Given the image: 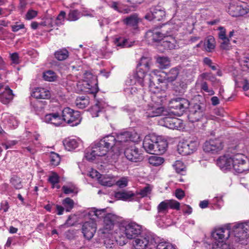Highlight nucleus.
<instances>
[{
  "label": "nucleus",
  "instance_id": "28",
  "mask_svg": "<svg viewBox=\"0 0 249 249\" xmlns=\"http://www.w3.org/2000/svg\"><path fill=\"white\" fill-rule=\"evenodd\" d=\"M81 117L80 112L76 111L69 118L70 122L69 121L67 122V124H69L70 126H74L79 124L81 121Z\"/></svg>",
  "mask_w": 249,
  "mask_h": 249
},
{
  "label": "nucleus",
  "instance_id": "61",
  "mask_svg": "<svg viewBox=\"0 0 249 249\" xmlns=\"http://www.w3.org/2000/svg\"><path fill=\"white\" fill-rule=\"evenodd\" d=\"M128 181L126 178H122L117 181L116 184L120 188H124L127 185Z\"/></svg>",
  "mask_w": 249,
  "mask_h": 249
},
{
  "label": "nucleus",
  "instance_id": "5",
  "mask_svg": "<svg viewBox=\"0 0 249 249\" xmlns=\"http://www.w3.org/2000/svg\"><path fill=\"white\" fill-rule=\"evenodd\" d=\"M169 112L163 107H157V117L164 116L158 120V124L160 126H165L170 129H178L179 127L180 121L168 117Z\"/></svg>",
  "mask_w": 249,
  "mask_h": 249
},
{
  "label": "nucleus",
  "instance_id": "15",
  "mask_svg": "<svg viewBox=\"0 0 249 249\" xmlns=\"http://www.w3.org/2000/svg\"><path fill=\"white\" fill-rule=\"evenodd\" d=\"M125 148L124 154L125 157L129 160L138 162L142 160V156L139 153V149L134 146H128Z\"/></svg>",
  "mask_w": 249,
  "mask_h": 249
},
{
  "label": "nucleus",
  "instance_id": "62",
  "mask_svg": "<svg viewBox=\"0 0 249 249\" xmlns=\"http://www.w3.org/2000/svg\"><path fill=\"white\" fill-rule=\"evenodd\" d=\"M37 13L36 11L33 10H30L28 11L26 15V18L28 20H30L36 16Z\"/></svg>",
  "mask_w": 249,
  "mask_h": 249
},
{
  "label": "nucleus",
  "instance_id": "27",
  "mask_svg": "<svg viewBox=\"0 0 249 249\" xmlns=\"http://www.w3.org/2000/svg\"><path fill=\"white\" fill-rule=\"evenodd\" d=\"M89 97L87 95L77 97L75 101L76 106L79 108L83 109L89 105Z\"/></svg>",
  "mask_w": 249,
  "mask_h": 249
},
{
  "label": "nucleus",
  "instance_id": "50",
  "mask_svg": "<svg viewBox=\"0 0 249 249\" xmlns=\"http://www.w3.org/2000/svg\"><path fill=\"white\" fill-rule=\"evenodd\" d=\"M156 75V71L155 70L153 71L152 73L149 74L148 75V80L149 82V87L150 89V90L155 93L154 89H155V83L154 81L152 80L154 78V76Z\"/></svg>",
  "mask_w": 249,
  "mask_h": 249
},
{
  "label": "nucleus",
  "instance_id": "13",
  "mask_svg": "<svg viewBox=\"0 0 249 249\" xmlns=\"http://www.w3.org/2000/svg\"><path fill=\"white\" fill-rule=\"evenodd\" d=\"M93 220L85 222L82 226V232L84 236L88 240L91 239L96 231V224Z\"/></svg>",
  "mask_w": 249,
  "mask_h": 249
},
{
  "label": "nucleus",
  "instance_id": "56",
  "mask_svg": "<svg viewBox=\"0 0 249 249\" xmlns=\"http://www.w3.org/2000/svg\"><path fill=\"white\" fill-rule=\"evenodd\" d=\"M202 76L206 79L209 80L211 81L213 84H218L219 82V80H217L215 77L213 75H211L210 74L204 73L202 74Z\"/></svg>",
  "mask_w": 249,
  "mask_h": 249
},
{
  "label": "nucleus",
  "instance_id": "57",
  "mask_svg": "<svg viewBox=\"0 0 249 249\" xmlns=\"http://www.w3.org/2000/svg\"><path fill=\"white\" fill-rule=\"evenodd\" d=\"M145 116L147 118L154 117L156 116V108L152 107L151 108L148 109L147 111L145 114Z\"/></svg>",
  "mask_w": 249,
  "mask_h": 249
},
{
  "label": "nucleus",
  "instance_id": "19",
  "mask_svg": "<svg viewBox=\"0 0 249 249\" xmlns=\"http://www.w3.org/2000/svg\"><path fill=\"white\" fill-rule=\"evenodd\" d=\"M44 121L58 126L62 124L63 120L58 113H54L46 115Z\"/></svg>",
  "mask_w": 249,
  "mask_h": 249
},
{
  "label": "nucleus",
  "instance_id": "17",
  "mask_svg": "<svg viewBox=\"0 0 249 249\" xmlns=\"http://www.w3.org/2000/svg\"><path fill=\"white\" fill-rule=\"evenodd\" d=\"M249 9L241 5L230 4L228 8L229 14L232 17H239L248 13Z\"/></svg>",
  "mask_w": 249,
  "mask_h": 249
},
{
  "label": "nucleus",
  "instance_id": "11",
  "mask_svg": "<svg viewBox=\"0 0 249 249\" xmlns=\"http://www.w3.org/2000/svg\"><path fill=\"white\" fill-rule=\"evenodd\" d=\"M120 219L119 216L112 213L106 214L103 220V233L113 230L114 226L119 222Z\"/></svg>",
  "mask_w": 249,
  "mask_h": 249
},
{
  "label": "nucleus",
  "instance_id": "37",
  "mask_svg": "<svg viewBox=\"0 0 249 249\" xmlns=\"http://www.w3.org/2000/svg\"><path fill=\"white\" fill-rule=\"evenodd\" d=\"M74 201L70 197H67L62 201V204L66 212H70L74 207Z\"/></svg>",
  "mask_w": 249,
  "mask_h": 249
},
{
  "label": "nucleus",
  "instance_id": "32",
  "mask_svg": "<svg viewBox=\"0 0 249 249\" xmlns=\"http://www.w3.org/2000/svg\"><path fill=\"white\" fill-rule=\"evenodd\" d=\"M178 151L180 155L186 156L190 154V150H188V142L184 141L180 142L178 146Z\"/></svg>",
  "mask_w": 249,
  "mask_h": 249
},
{
  "label": "nucleus",
  "instance_id": "33",
  "mask_svg": "<svg viewBox=\"0 0 249 249\" xmlns=\"http://www.w3.org/2000/svg\"><path fill=\"white\" fill-rule=\"evenodd\" d=\"M76 111L74 110L73 109L70 108V107H65L62 111V118L64 122L67 123V121H70L69 118L71 117L72 114L73 115Z\"/></svg>",
  "mask_w": 249,
  "mask_h": 249
},
{
  "label": "nucleus",
  "instance_id": "9",
  "mask_svg": "<svg viewBox=\"0 0 249 249\" xmlns=\"http://www.w3.org/2000/svg\"><path fill=\"white\" fill-rule=\"evenodd\" d=\"M189 101L183 98H176L170 102V107L175 110L171 112L178 116L183 114L185 109L189 107Z\"/></svg>",
  "mask_w": 249,
  "mask_h": 249
},
{
  "label": "nucleus",
  "instance_id": "10",
  "mask_svg": "<svg viewBox=\"0 0 249 249\" xmlns=\"http://www.w3.org/2000/svg\"><path fill=\"white\" fill-rule=\"evenodd\" d=\"M223 148V143L221 140L214 139L206 141L203 145V150L207 153H217Z\"/></svg>",
  "mask_w": 249,
  "mask_h": 249
},
{
  "label": "nucleus",
  "instance_id": "40",
  "mask_svg": "<svg viewBox=\"0 0 249 249\" xmlns=\"http://www.w3.org/2000/svg\"><path fill=\"white\" fill-rule=\"evenodd\" d=\"M205 47L207 51L211 52L215 48V40L213 36H209L205 42Z\"/></svg>",
  "mask_w": 249,
  "mask_h": 249
},
{
  "label": "nucleus",
  "instance_id": "45",
  "mask_svg": "<svg viewBox=\"0 0 249 249\" xmlns=\"http://www.w3.org/2000/svg\"><path fill=\"white\" fill-rule=\"evenodd\" d=\"M179 73V70L177 68H174L170 70L168 75V80L170 81L175 80Z\"/></svg>",
  "mask_w": 249,
  "mask_h": 249
},
{
  "label": "nucleus",
  "instance_id": "7",
  "mask_svg": "<svg viewBox=\"0 0 249 249\" xmlns=\"http://www.w3.org/2000/svg\"><path fill=\"white\" fill-rule=\"evenodd\" d=\"M205 110V104L199 100L198 103H194L191 107L188 119L192 123L200 121L204 116Z\"/></svg>",
  "mask_w": 249,
  "mask_h": 249
},
{
  "label": "nucleus",
  "instance_id": "38",
  "mask_svg": "<svg viewBox=\"0 0 249 249\" xmlns=\"http://www.w3.org/2000/svg\"><path fill=\"white\" fill-rule=\"evenodd\" d=\"M43 78L46 81L53 82L56 80L57 76L53 71L49 70L43 73Z\"/></svg>",
  "mask_w": 249,
  "mask_h": 249
},
{
  "label": "nucleus",
  "instance_id": "41",
  "mask_svg": "<svg viewBox=\"0 0 249 249\" xmlns=\"http://www.w3.org/2000/svg\"><path fill=\"white\" fill-rule=\"evenodd\" d=\"M10 182L16 189H20L22 187L20 178L16 176H14L11 178Z\"/></svg>",
  "mask_w": 249,
  "mask_h": 249
},
{
  "label": "nucleus",
  "instance_id": "44",
  "mask_svg": "<svg viewBox=\"0 0 249 249\" xmlns=\"http://www.w3.org/2000/svg\"><path fill=\"white\" fill-rule=\"evenodd\" d=\"M80 13L77 10H71L68 17V19L70 21H75L79 19Z\"/></svg>",
  "mask_w": 249,
  "mask_h": 249
},
{
  "label": "nucleus",
  "instance_id": "54",
  "mask_svg": "<svg viewBox=\"0 0 249 249\" xmlns=\"http://www.w3.org/2000/svg\"><path fill=\"white\" fill-rule=\"evenodd\" d=\"M174 167L178 173H181L185 169V165L181 161L179 160L176 161L175 164L174 165Z\"/></svg>",
  "mask_w": 249,
  "mask_h": 249
},
{
  "label": "nucleus",
  "instance_id": "29",
  "mask_svg": "<svg viewBox=\"0 0 249 249\" xmlns=\"http://www.w3.org/2000/svg\"><path fill=\"white\" fill-rule=\"evenodd\" d=\"M238 60L243 70L249 72V53L243 54Z\"/></svg>",
  "mask_w": 249,
  "mask_h": 249
},
{
  "label": "nucleus",
  "instance_id": "39",
  "mask_svg": "<svg viewBox=\"0 0 249 249\" xmlns=\"http://www.w3.org/2000/svg\"><path fill=\"white\" fill-rule=\"evenodd\" d=\"M99 182L102 185L107 187H111L114 184L112 178L109 176H105L100 177L99 179Z\"/></svg>",
  "mask_w": 249,
  "mask_h": 249
},
{
  "label": "nucleus",
  "instance_id": "51",
  "mask_svg": "<svg viewBox=\"0 0 249 249\" xmlns=\"http://www.w3.org/2000/svg\"><path fill=\"white\" fill-rule=\"evenodd\" d=\"M51 163L52 165H58L60 162V157L55 153H52L51 155Z\"/></svg>",
  "mask_w": 249,
  "mask_h": 249
},
{
  "label": "nucleus",
  "instance_id": "24",
  "mask_svg": "<svg viewBox=\"0 0 249 249\" xmlns=\"http://www.w3.org/2000/svg\"><path fill=\"white\" fill-rule=\"evenodd\" d=\"M149 244L148 237H141L134 241L133 246L135 249H145Z\"/></svg>",
  "mask_w": 249,
  "mask_h": 249
},
{
  "label": "nucleus",
  "instance_id": "59",
  "mask_svg": "<svg viewBox=\"0 0 249 249\" xmlns=\"http://www.w3.org/2000/svg\"><path fill=\"white\" fill-rule=\"evenodd\" d=\"M218 29L219 31L218 34L219 39H225V38L227 37L226 36V30L224 27L220 26L218 27Z\"/></svg>",
  "mask_w": 249,
  "mask_h": 249
},
{
  "label": "nucleus",
  "instance_id": "30",
  "mask_svg": "<svg viewBox=\"0 0 249 249\" xmlns=\"http://www.w3.org/2000/svg\"><path fill=\"white\" fill-rule=\"evenodd\" d=\"M157 62L158 63V67L161 69H166L170 65V61L167 57L158 56L157 57Z\"/></svg>",
  "mask_w": 249,
  "mask_h": 249
},
{
  "label": "nucleus",
  "instance_id": "31",
  "mask_svg": "<svg viewBox=\"0 0 249 249\" xmlns=\"http://www.w3.org/2000/svg\"><path fill=\"white\" fill-rule=\"evenodd\" d=\"M63 144L66 149L71 151L75 149L78 143L75 139H66L63 141Z\"/></svg>",
  "mask_w": 249,
  "mask_h": 249
},
{
  "label": "nucleus",
  "instance_id": "21",
  "mask_svg": "<svg viewBox=\"0 0 249 249\" xmlns=\"http://www.w3.org/2000/svg\"><path fill=\"white\" fill-rule=\"evenodd\" d=\"M168 142L167 140L161 136H157V155H162L167 150Z\"/></svg>",
  "mask_w": 249,
  "mask_h": 249
},
{
  "label": "nucleus",
  "instance_id": "48",
  "mask_svg": "<svg viewBox=\"0 0 249 249\" xmlns=\"http://www.w3.org/2000/svg\"><path fill=\"white\" fill-rule=\"evenodd\" d=\"M115 44L116 46L120 47L121 48L128 47L127 43V39L123 38H117L114 41Z\"/></svg>",
  "mask_w": 249,
  "mask_h": 249
},
{
  "label": "nucleus",
  "instance_id": "47",
  "mask_svg": "<svg viewBox=\"0 0 249 249\" xmlns=\"http://www.w3.org/2000/svg\"><path fill=\"white\" fill-rule=\"evenodd\" d=\"M169 209L167 200L161 202L158 206V212L165 213L168 212Z\"/></svg>",
  "mask_w": 249,
  "mask_h": 249
},
{
  "label": "nucleus",
  "instance_id": "16",
  "mask_svg": "<svg viewBox=\"0 0 249 249\" xmlns=\"http://www.w3.org/2000/svg\"><path fill=\"white\" fill-rule=\"evenodd\" d=\"M159 33L157 32V49L161 51L160 47H163L166 49H175L176 45L175 40L170 37H164L162 39H159Z\"/></svg>",
  "mask_w": 249,
  "mask_h": 249
},
{
  "label": "nucleus",
  "instance_id": "55",
  "mask_svg": "<svg viewBox=\"0 0 249 249\" xmlns=\"http://www.w3.org/2000/svg\"><path fill=\"white\" fill-rule=\"evenodd\" d=\"M169 208L176 210H179L180 207V203L174 200H167Z\"/></svg>",
  "mask_w": 249,
  "mask_h": 249
},
{
  "label": "nucleus",
  "instance_id": "25",
  "mask_svg": "<svg viewBox=\"0 0 249 249\" xmlns=\"http://www.w3.org/2000/svg\"><path fill=\"white\" fill-rule=\"evenodd\" d=\"M154 135L146 136L143 142V147L147 153L153 154L152 151H154V142L152 140V138L154 137Z\"/></svg>",
  "mask_w": 249,
  "mask_h": 249
},
{
  "label": "nucleus",
  "instance_id": "42",
  "mask_svg": "<svg viewBox=\"0 0 249 249\" xmlns=\"http://www.w3.org/2000/svg\"><path fill=\"white\" fill-rule=\"evenodd\" d=\"M105 213V209L101 210L94 209L89 213V214L91 215H94L97 218L100 219L101 218H104V216L106 215Z\"/></svg>",
  "mask_w": 249,
  "mask_h": 249
},
{
  "label": "nucleus",
  "instance_id": "64",
  "mask_svg": "<svg viewBox=\"0 0 249 249\" xmlns=\"http://www.w3.org/2000/svg\"><path fill=\"white\" fill-rule=\"evenodd\" d=\"M27 2L26 0H19L18 9L21 13H23L26 8Z\"/></svg>",
  "mask_w": 249,
  "mask_h": 249
},
{
  "label": "nucleus",
  "instance_id": "2",
  "mask_svg": "<svg viewBox=\"0 0 249 249\" xmlns=\"http://www.w3.org/2000/svg\"><path fill=\"white\" fill-rule=\"evenodd\" d=\"M238 147L236 145L229 147L228 152L233 154L232 168L237 173H242L249 171V159L244 155L236 152Z\"/></svg>",
  "mask_w": 249,
  "mask_h": 249
},
{
  "label": "nucleus",
  "instance_id": "63",
  "mask_svg": "<svg viewBox=\"0 0 249 249\" xmlns=\"http://www.w3.org/2000/svg\"><path fill=\"white\" fill-rule=\"evenodd\" d=\"M49 181L51 182L53 186L59 182V177L56 174H53L49 178Z\"/></svg>",
  "mask_w": 249,
  "mask_h": 249
},
{
  "label": "nucleus",
  "instance_id": "58",
  "mask_svg": "<svg viewBox=\"0 0 249 249\" xmlns=\"http://www.w3.org/2000/svg\"><path fill=\"white\" fill-rule=\"evenodd\" d=\"M92 114L93 117H98V113L101 111L100 108L99 107V103H97L95 105L93 106L91 108Z\"/></svg>",
  "mask_w": 249,
  "mask_h": 249
},
{
  "label": "nucleus",
  "instance_id": "20",
  "mask_svg": "<svg viewBox=\"0 0 249 249\" xmlns=\"http://www.w3.org/2000/svg\"><path fill=\"white\" fill-rule=\"evenodd\" d=\"M32 96L36 99H49L50 96V91L46 89L36 88L32 92Z\"/></svg>",
  "mask_w": 249,
  "mask_h": 249
},
{
  "label": "nucleus",
  "instance_id": "18",
  "mask_svg": "<svg viewBox=\"0 0 249 249\" xmlns=\"http://www.w3.org/2000/svg\"><path fill=\"white\" fill-rule=\"evenodd\" d=\"M82 89L81 90L85 92L95 94L98 92V88L96 82L89 83L87 81H83L82 84Z\"/></svg>",
  "mask_w": 249,
  "mask_h": 249
},
{
  "label": "nucleus",
  "instance_id": "22",
  "mask_svg": "<svg viewBox=\"0 0 249 249\" xmlns=\"http://www.w3.org/2000/svg\"><path fill=\"white\" fill-rule=\"evenodd\" d=\"M135 194L131 191H120L116 192L114 194V197L119 200L124 201L131 200Z\"/></svg>",
  "mask_w": 249,
  "mask_h": 249
},
{
  "label": "nucleus",
  "instance_id": "23",
  "mask_svg": "<svg viewBox=\"0 0 249 249\" xmlns=\"http://www.w3.org/2000/svg\"><path fill=\"white\" fill-rule=\"evenodd\" d=\"M4 91L0 95V100L4 104H8L13 98L12 90L8 86H6Z\"/></svg>",
  "mask_w": 249,
  "mask_h": 249
},
{
  "label": "nucleus",
  "instance_id": "43",
  "mask_svg": "<svg viewBox=\"0 0 249 249\" xmlns=\"http://www.w3.org/2000/svg\"><path fill=\"white\" fill-rule=\"evenodd\" d=\"M157 249H176V246L167 242L157 243Z\"/></svg>",
  "mask_w": 249,
  "mask_h": 249
},
{
  "label": "nucleus",
  "instance_id": "1",
  "mask_svg": "<svg viewBox=\"0 0 249 249\" xmlns=\"http://www.w3.org/2000/svg\"><path fill=\"white\" fill-rule=\"evenodd\" d=\"M115 144V138L112 135H107L100 141L94 142L91 146L90 151L87 150L85 157L89 161L94 160L96 157L105 156L109 149L113 151Z\"/></svg>",
  "mask_w": 249,
  "mask_h": 249
},
{
  "label": "nucleus",
  "instance_id": "53",
  "mask_svg": "<svg viewBox=\"0 0 249 249\" xmlns=\"http://www.w3.org/2000/svg\"><path fill=\"white\" fill-rule=\"evenodd\" d=\"M151 191V188L149 185H147L142 189H141L139 192L137 193V195H139L141 197L146 196L148 194H150Z\"/></svg>",
  "mask_w": 249,
  "mask_h": 249
},
{
  "label": "nucleus",
  "instance_id": "52",
  "mask_svg": "<svg viewBox=\"0 0 249 249\" xmlns=\"http://www.w3.org/2000/svg\"><path fill=\"white\" fill-rule=\"evenodd\" d=\"M198 146V142L196 141H190L188 142V150H190V154L196 151Z\"/></svg>",
  "mask_w": 249,
  "mask_h": 249
},
{
  "label": "nucleus",
  "instance_id": "46",
  "mask_svg": "<svg viewBox=\"0 0 249 249\" xmlns=\"http://www.w3.org/2000/svg\"><path fill=\"white\" fill-rule=\"evenodd\" d=\"M156 13V7L150 8L144 16V18L149 21L153 20L155 18Z\"/></svg>",
  "mask_w": 249,
  "mask_h": 249
},
{
  "label": "nucleus",
  "instance_id": "4",
  "mask_svg": "<svg viewBox=\"0 0 249 249\" xmlns=\"http://www.w3.org/2000/svg\"><path fill=\"white\" fill-rule=\"evenodd\" d=\"M230 226L227 225L226 228H220L216 229L212 232L213 237L217 241L213 245L212 249H231L229 245L223 241L228 239L230 235Z\"/></svg>",
  "mask_w": 249,
  "mask_h": 249
},
{
  "label": "nucleus",
  "instance_id": "26",
  "mask_svg": "<svg viewBox=\"0 0 249 249\" xmlns=\"http://www.w3.org/2000/svg\"><path fill=\"white\" fill-rule=\"evenodd\" d=\"M140 21V19L139 18L138 14L136 13L127 17L123 20V22L125 25L132 27L137 26Z\"/></svg>",
  "mask_w": 249,
  "mask_h": 249
},
{
  "label": "nucleus",
  "instance_id": "12",
  "mask_svg": "<svg viewBox=\"0 0 249 249\" xmlns=\"http://www.w3.org/2000/svg\"><path fill=\"white\" fill-rule=\"evenodd\" d=\"M246 226L249 227V222L237 224L233 227L232 234H234L236 241H240L246 236L248 230Z\"/></svg>",
  "mask_w": 249,
  "mask_h": 249
},
{
  "label": "nucleus",
  "instance_id": "6",
  "mask_svg": "<svg viewBox=\"0 0 249 249\" xmlns=\"http://www.w3.org/2000/svg\"><path fill=\"white\" fill-rule=\"evenodd\" d=\"M151 60L149 57H142L137 64L136 72L134 77L142 86H143V79L145 75V71L150 69Z\"/></svg>",
  "mask_w": 249,
  "mask_h": 249
},
{
  "label": "nucleus",
  "instance_id": "34",
  "mask_svg": "<svg viewBox=\"0 0 249 249\" xmlns=\"http://www.w3.org/2000/svg\"><path fill=\"white\" fill-rule=\"evenodd\" d=\"M156 33L155 30H148L145 34V39L148 44L153 45L156 42Z\"/></svg>",
  "mask_w": 249,
  "mask_h": 249
},
{
  "label": "nucleus",
  "instance_id": "35",
  "mask_svg": "<svg viewBox=\"0 0 249 249\" xmlns=\"http://www.w3.org/2000/svg\"><path fill=\"white\" fill-rule=\"evenodd\" d=\"M69 52L66 49H60L55 53V57L59 61H63L66 59L69 56Z\"/></svg>",
  "mask_w": 249,
  "mask_h": 249
},
{
  "label": "nucleus",
  "instance_id": "3",
  "mask_svg": "<svg viewBox=\"0 0 249 249\" xmlns=\"http://www.w3.org/2000/svg\"><path fill=\"white\" fill-rule=\"evenodd\" d=\"M137 135L129 131H123L118 133L115 137V144L114 149L116 151L115 153L119 155L120 153L127 146L132 144V142Z\"/></svg>",
  "mask_w": 249,
  "mask_h": 249
},
{
  "label": "nucleus",
  "instance_id": "8",
  "mask_svg": "<svg viewBox=\"0 0 249 249\" xmlns=\"http://www.w3.org/2000/svg\"><path fill=\"white\" fill-rule=\"evenodd\" d=\"M120 229L123 230L127 239L136 238L142 232V226L135 222H124L122 224Z\"/></svg>",
  "mask_w": 249,
  "mask_h": 249
},
{
  "label": "nucleus",
  "instance_id": "49",
  "mask_svg": "<svg viewBox=\"0 0 249 249\" xmlns=\"http://www.w3.org/2000/svg\"><path fill=\"white\" fill-rule=\"evenodd\" d=\"M220 48L222 50H229L231 48L230 39L228 37L225 39H220Z\"/></svg>",
  "mask_w": 249,
  "mask_h": 249
},
{
  "label": "nucleus",
  "instance_id": "14",
  "mask_svg": "<svg viewBox=\"0 0 249 249\" xmlns=\"http://www.w3.org/2000/svg\"><path fill=\"white\" fill-rule=\"evenodd\" d=\"M233 154L229 153L220 156L216 161L217 165L222 170L232 168Z\"/></svg>",
  "mask_w": 249,
  "mask_h": 249
},
{
  "label": "nucleus",
  "instance_id": "60",
  "mask_svg": "<svg viewBox=\"0 0 249 249\" xmlns=\"http://www.w3.org/2000/svg\"><path fill=\"white\" fill-rule=\"evenodd\" d=\"M165 17V12L164 10L161 9H157V20L160 21L161 20Z\"/></svg>",
  "mask_w": 249,
  "mask_h": 249
},
{
  "label": "nucleus",
  "instance_id": "36",
  "mask_svg": "<svg viewBox=\"0 0 249 249\" xmlns=\"http://www.w3.org/2000/svg\"><path fill=\"white\" fill-rule=\"evenodd\" d=\"M117 240L111 234H108L104 238V243L107 248H112L116 244Z\"/></svg>",
  "mask_w": 249,
  "mask_h": 249
}]
</instances>
